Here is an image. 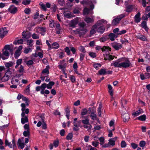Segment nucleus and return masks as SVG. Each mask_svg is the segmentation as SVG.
<instances>
[{"mask_svg": "<svg viewBox=\"0 0 150 150\" xmlns=\"http://www.w3.org/2000/svg\"><path fill=\"white\" fill-rule=\"evenodd\" d=\"M22 100L24 101L25 102V104H24L25 105V106L26 105H27V106H28L29 105L28 104V102L29 101H28V99L26 98L24 96H23L22 98Z\"/></svg>", "mask_w": 150, "mask_h": 150, "instance_id": "obj_50", "label": "nucleus"}, {"mask_svg": "<svg viewBox=\"0 0 150 150\" xmlns=\"http://www.w3.org/2000/svg\"><path fill=\"white\" fill-rule=\"evenodd\" d=\"M23 40L22 39H21L14 42V44L16 45H17L18 44H22L23 43Z\"/></svg>", "mask_w": 150, "mask_h": 150, "instance_id": "obj_45", "label": "nucleus"}, {"mask_svg": "<svg viewBox=\"0 0 150 150\" xmlns=\"http://www.w3.org/2000/svg\"><path fill=\"white\" fill-rule=\"evenodd\" d=\"M78 49L80 51L82 52L83 53L86 52L85 48L83 46H81L79 47L78 48Z\"/></svg>", "mask_w": 150, "mask_h": 150, "instance_id": "obj_52", "label": "nucleus"}, {"mask_svg": "<svg viewBox=\"0 0 150 150\" xmlns=\"http://www.w3.org/2000/svg\"><path fill=\"white\" fill-rule=\"evenodd\" d=\"M49 66H47L45 69H44L42 71V73L40 76V78L42 80H45V78L47 77L49 73Z\"/></svg>", "mask_w": 150, "mask_h": 150, "instance_id": "obj_4", "label": "nucleus"}, {"mask_svg": "<svg viewBox=\"0 0 150 150\" xmlns=\"http://www.w3.org/2000/svg\"><path fill=\"white\" fill-rule=\"evenodd\" d=\"M31 37V35L29 33L25 34L23 32L22 33V37L23 39H26L30 38Z\"/></svg>", "mask_w": 150, "mask_h": 150, "instance_id": "obj_26", "label": "nucleus"}, {"mask_svg": "<svg viewBox=\"0 0 150 150\" xmlns=\"http://www.w3.org/2000/svg\"><path fill=\"white\" fill-rule=\"evenodd\" d=\"M108 92L111 96H113V90L112 86L110 85H108Z\"/></svg>", "mask_w": 150, "mask_h": 150, "instance_id": "obj_31", "label": "nucleus"}, {"mask_svg": "<svg viewBox=\"0 0 150 150\" xmlns=\"http://www.w3.org/2000/svg\"><path fill=\"white\" fill-rule=\"evenodd\" d=\"M31 36L33 38L35 39H38L39 38V35L35 33L33 34Z\"/></svg>", "mask_w": 150, "mask_h": 150, "instance_id": "obj_62", "label": "nucleus"}, {"mask_svg": "<svg viewBox=\"0 0 150 150\" xmlns=\"http://www.w3.org/2000/svg\"><path fill=\"white\" fill-rule=\"evenodd\" d=\"M131 64L129 58L125 57L119 58L115 61L113 62L111 64L115 67L127 68L129 67Z\"/></svg>", "mask_w": 150, "mask_h": 150, "instance_id": "obj_1", "label": "nucleus"}, {"mask_svg": "<svg viewBox=\"0 0 150 150\" xmlns=\"http://www.w3.org/2000/svg\"><path fill=\"white\" fill-rule=\"evenodd\" d=\"M65 112L66 113V116L68 119H69V116L70 113V110L68 108H67L65 110Z\"/></svg>", "mask_w": 150, "mask_h": 150, "instance_id": "obj_58", "label": "nucleus"}, {"mask_svg": "<svg viewBox=\"0 0 150 150\" xmlns=\"http://www.w3.org/2000/svg\"><path fill=\"white\" fill-rule=\"evenodd\" d=\"M93 66L96 69H98L101 67V65L100 64L96 63L93 64Z\"/></svg>", "mask_w": 150, "mask_h": 150, "instance_id": "obj_53", "label": "nucleus"}, {"mask_svg": "<svg viewBox=\"0 0 150 150\" xmlns=\"http://www.w3.org/2000/svg\"><path fill=\"white\" fill-rule=\"evenodd\" d=\"M30 0H23L22 4L24 5H27L29 4L30 2Z\"/></svg>", "mask_w": 150, "mask_h": 150, "instance_id": "obj_56", "label": "nucleus"}, {"mask_svg": "<svg viewBox=\"0 0 150 150\" xmlns=\"http://www.w3.org/2000/svg\"><path fill=\"white\" fill-rule=\"evenodd\" d=\"M141 26L142 28L145 29V30L147 31L148 28H147L146 25V22L145 21H143L142 22L141 24Z\"/></svg>", "mask_w": 150, "mask_h": 150, "instance_id": "obj_41", "label": "nucleus"}, {"mask_svg": "<svg viewBox=\"0 0 150 150\" xmlns=\"http://www.w3.org/2000/svg\"><path fill=\"white\" fill-rule=\"evenodd\" d=\"M123 121L125 122L128 121L129 119V116L128 114L127 113L123 115Z\"/></svg>", "mask_w": 150, "mask_h": 150, "instance_id": "obj_22", "label": "nucleus"}, {"mask_svg": "<svg viewBox=\"0 0 150 150\" xmlns=\"http://www.w3.org/2000/svg\"><path fill=\"white\" fill-rule=\"evenodd\" d=\"M4 50L9 51L10 53H12L13 51L11 46L9 45H6L4 47Z\"/></svg>", "mask_w": 150, "mask_h": 150, "instance_id": "obj_24", "label": "nucleus"}, {"mask_svg": "<svg viewBox=\"0 0 150 150\" xmlns=\"http://www.w3.org/2000/svg\"><path fill=\"white\" fill-rule=\"evenodd\" d=\"M70 79L72 83L76 81L75 77L72 75H70L69 76Z\"/></svg>", "mask_w": 150, "mask_h": 150, "instance_id": "obj_51", "label": "nucleus"}, {"mask_svg": "<svg viewBox=\"0 0 150 150\" xmlns=\"http://www.w3.org/2000/svg\"><path fill=\"white\" fill-rule=\"evenodd\" d=\"M109 36L110 39L112 41H113L115 40V38L117 37L116 35L114 33H110L109 35Z\"/></svg>", "mask_w": 150, "mask_h": 150, "instance_id": "obj_33", "label": "nucleus"}, {"mask_svg": "<svg viewBox=\"0 0 150 150\" xmlns=\"http://www.w3.org/2000/svg\"><path fill=\"white\" fill-rule=\"evenodd\" d=\"M98 28L97 25H96V24L93 26L91 30L90 31V35L91 36L94 34L96 33V31H97V28Z\"/></svg>", "mask_w": 150, "mask_h": 150, "instance_id": "obj_14", "label": "nucleus"}, {"mask_svg": "<svg viewBox=\"0 0 150 150\" xmlns=\"http://www.w3.org/2000/svg\"><path fill=\"white\" fill-rule=\"evenodd\" d=\"M88 112V110L86 108H84L82 110L81 112V115H84L87 114Z\"/></svg>", "mask_w": 150, "mask_h": 150, "instance_id": "obj_49", "label": "nucleus"}, {"mask_svg": "<svg viewBox=\"0 0 150 150\" xmlns=\"http://www.w3.org/2000/svg\"><path fill=\"white\" fill-rule=\"evenodd\" d=\"M90 117L92 120H97L98 122L99 123V121L97 118V115L96 114V111L92 112L91 113Z\"/></svg>", "mask_w": 150, "mask_h": 150, "instance_id": "obj_16", "label": "nucleus"}, {"mask_svg": "<svg viewBox=\"0 0 150 150\" xmlns=\"http://www.w3.org/2000/svg\"><path fill=\"white\" fill-rule=\"evenodd\" d=\"M93 13V12L92 11H91L90 9L86 8H85L83 11V14L84 15H87L90 13L92 14Z\"/></svg>", "mask_w": 150, "mask_h": 150, "instance_id": "obj_23", "label": "nucleus"}, {"mask_svg": "<svg viewBox=\"0 0 150 150\" xmlns=\"http://www.w3.org/2000/svg\"><path fill=\"white\" fill-rule=\"evenodd\" d=\"M33 49V48H30V47H27L25 48L24 49V53L25 54H28L29 53L31 52Z\"/></svg>", "mask_w": 150, "mask_h": 150, "instance_id": "obj_34", "label": "nucleus"}, {"mask_svg": "<svg viewBox=\"0 0 150 150\" xmlns=\"http://www.w3.org/2000/svg\"><path fill=\"white\" fill-rule=\"evenodd\" d=\"M99 73L100 75L105 74L106 73V70L104 69H101L99 71Z\"/></svg>", "mask_w": 150, "mask_h": 150, "instance_id": "obj_59", "label": "nucleus"}, {"mask_svg": "<svg viewBox=\"0 0 150 150\" xmlns=\"http://www.w3.org/2000/svg\"><path fill=\"white\" fill-rule=\"evenodd\" d=\"M11 74V72L9 69H8L5 73L4 75L1 78L2 82H4L8 80Z\"/></svg>", "mask_w": 150, "mask_h": 150, "instance_id": "obj_5", "label": "nucleus"}, {"mask_svg": "<svg viewBox=\"0 0 150 150\" xmlns=\"http://www.w3.org/2000/svg\"><path fill=\"white\" fill-rule=\"evenodd\" d=\"M59 142L58 140L54 141L53 143V146L55 147H57L59 145Z\"/></svg>", "mask_w": 150, "mask_h": 150, "instance_id": "obj_54", "label": "nucleus"}, {"mask_svg": "<svg viewBox=\"0 0 150 150\" xmlns=\"http://www.w3.org/2000/svg\"><path fill=\"white\" fill-rule=\"evenodd\" d=\"M141 14L139 12L136 14L134 17L135 21L137 23L141 21L140 18Z\"/></svg>", "mask_w": 150, "mask_h": 150, "instance_id": "obj_21", "label": "nucleus"}, {"mask_svg": "<svg viewBox=\"0 0 150 150\" xmlns=\"http://www.w3.org/2000/svg\"><path fill=\"white\" fill-rule=\"evenodd\" d=\"M64 50L68 55L70 54V50L68 47H66L64 49Z\"/></svg>", "mask_w": 150, "mask_h": 150, "instance_id": "obj_63", "label": "nucleus"}, {"mask_svg": "<svg viewBox=\"0 0 150 150\" xmlns=\"http://www.w3.org/2000/svg\"><path fill=\"white\" fill-rule=\"evenodd\" d=\"M93 18V17L92 18L86 17L84 20L87 23H91L94 21Z\"/></svg>", "mask_w": 150, "mask_h": 150, "instance_id": "obj_30", "label": "nucleus"}, {"mask_svg": "<svg viewBox=\"0 0 150 150\" xmlns=\"http://www.w3.org/2000/svg\"><path fill=\"white\" fill-rule=\"evenodd\" d=\"M81 120L79 121L76 122L77 126H76L75 125H74V127L73 128V130L75 131H77L79 129V127H81L82 126L81 125Z\"/></svg>", "mask_w": 150, "mask_h": 150, "instance_id": "obj_19", "label": "nucleus"}, {"mask_svg": "<svg viewBox=\"0 0 150 150\" xmlns=\"http://www.w3.org/2000/svg\"><path fill=\"white\" fill-rule=\"evenodd\" d=\"M23 135L25 137H29L30 135L29 131H25L23 133Z\"/></svg>", "mask_w": 150, "mask_h": 150, "instance_id": "obj_47", "label": "nucleus"}, {"mask_svg": "<svg viewBox=\"0 0 150 150\" xmlns=\"http://www.w3.org/2000/svg\"><path fill=\"white\" fill-rule=\"evenodd\" d=\"M112 46L116 50H118L122 47L121 44L119 43H114L111 44Z\"/></svg>", "mask_w": 150, "mask_h": 150, "instance_id": "obj_12", "label": "nucleus"}, {"mask_svg": "<svg viewBox=\"0 0 150 150\" xmlns=\"http://www.w3.org/2000/svg\"><path fill=\"white\" fill-rule=\"evenodd\" d=\"M5 144L6 146H8L10 148H12V144L11 143V142H9L7 139L5 140Z\"/></svg>", "mask_w": 150, "mask_h": 150, "instance_id": "obj_55", "label": "nucleus"}, {"mask_svg": "<svg viewBox=\"0 0 150 150\" xmlns=\"http://www.w3.org/2000/svg\"><path fill=\"white\" fill-rule=\"evenodd\" d=\"M105 28L104 26H101L99 27L97 29L98 32L100 33H103L104 31Z\"/></svg>", "mask_w": 150, "mask_h": 150, "instance_id": "obj_35", "label": "nucleus"}, {"mask_svg": "<svg viewBox=\"0 0 150 150\" xmlns=\"http://www.w3.org/2000/svg\"><path fill=\"white\" fill-rule=\"evenodd\" d=\"M22 107L21 110L22 112L21 114L22 118L21 119V123L23 124L28 122V118L27 116L25 115V114H28L29 112L28 108H25V105L24 103H22L21 105Z\"/></svg>", "mask_w": 150, "mask_h": 150, "instance_id": "obj_2", "label": "nucleus"}, {"mask_svg": "<svg viewBox=\"0 0 150 150\" xmlns=\"http://www.w3.org/2000/svg\"><path fill=\"white\" fill-rule=\"evenodd\" d=\"M99 140L100 142V144L102 147H103V146H105V144H104L105 142V138L103 137H101L99 138Z\"/></svg>", "mask_w": 150, "mask_h": 150, "instance_id": "obj_29", "label": "nucleus"}, {"mask_svg": "<svg viewBox=\"0 0 150 150\" xmlns=\"http://www.w3.org/2000/svg\"><path fill=\"white\" fill-rule=\"evenodd\" d=\"M8 31L6 28H0V37L2 38L8 33Z\"/></svg>", "mask_w": 150, "mask_h": 150, "instance_id": "obj_10", "label": "nucleus"}, {"mask_svg": "<svg viewBox=\"0 0 150 150\" xmlns=\"http://www.w3.org/2000/svg\"><path fill=\"white\" fill-rule=\"evenodd\" d=\"M10 52L9 51L4 49L3 50V53L1 54H3V56L7 58V59H8L9 56Z\"/></svg>", "mask_w": 150, "mask_h": 150, "instance_id": "obj_25", "label": "nucleus"}, {"mask_svg": "<svg viewBox=\"0 0 150 150\" xmlns=\"http://www.w3.org/2000/svg\"><path fill=\"white\" fill-rule=\"evenodd\" d=\"M54 84V83L53 81L50 82L49 83L47 84V88L48 89H51Z\"/></svg>", "mask_w": 150, "mask_h": 150, "instance_id": "obj_42", "label": "nucleus"}, {"mask_svg": "<svg viewBox=\"0 0 150 150\" xmlns=\"http://www.w3.org/2000/svg\"><path fill=\"white\" fill-rule=\"evenodd\" d=\"M102 105L101 104L99 105V107L98 109V112L99 116L100 117L101 116V109L102 108Z\"/></svg>", "mask_w": 150, "mask_h": 150, "instance_id": "obj_46", "label": "nucleus"}, {"mask_svg": "<svg viewBox=\"0 0 150 150\" xmlns=\"http://www.w3.org/2000/svg\"><path fill=\"white\" fill-rule=\"evenodd\" d=\"M18 71L21 73V74H18L17 75V76L18 77H20L21 75H22L24 72V67L22 65L20 66L19 69L18 70Z\"/></svg>", "mask_w": 150, "mask_h": 150, "instance_id": "obj_20", "label": "nucleus"}, {"mask_svg": "<svg viewBox=\"0 0 150 150\" xmlns=\"http://www.w3.org/2000/svg\"><path fill=\"white\" fill-rule=\"evenodd\" d=\"M125 16V15L124 14H122L120 15L119 16H117V18L114 19L112 20V25H116L119 23L120 20Z\"/></svg>", "mask_w": 150, "mask_h": 150, "instance_id": "obj_8", "label": "nucleus"}, {"mask_svg": "<svg viewBox=\"0 0 150 150\" xmlns=\"http://www.w3.org/2000/svg\"><path fill=\"white\" fill-rule=\"evenodd\" d=\"M17 145L18 148H20L21 149H23L25 146L24 143L22 142L21 140L20 139H18L17 142Z\"/></svg>", "mask_w": 150, "mask_h": 150, "instance_id": "obj_18", "label": "nucleus"}, {"mask_svg": "<svg viewBox=\"0 0 150 150\" xmlns=\"http://www.w3.org/2000/svg\"><path fill=\"white\" fill-rule=\"evenodd\" d=\"M102 50L104 53L103 54H105V60H112L113 59L114 56L109 54V52L111 51V49L109 47L104 46L102 48Z\"/></svg>", "mask_w": 150, "mask_h": 150, "instance_id": "obj_3", "label": "nucleus"}, {"mask_svg": "<svg viewBox=\"0 0 150 150\" xmlns=\"http://www.w3.org/2000/svg\"><path fill=\"white\" fill-rule=\"evenodd\" d=\"M142 113L141 112V110H139L133 112L132 114V115L134 116H137Z\"/></svg>", "mask_w": 150, "mask_h": 150, "instance_id": "obj_44", "label": "nucleus"}, {"mask_svg": "<svg viewBox=\"0 0 150 150\" xmlns=\"http://www.w3.org/2000/svg\"><path fill=\"white\" fill-rule=\"evenodd\" d=\"M117 137H115L114 138L110 139L109 140V142L108 144H106L105 146H103L104 148L109 147L110 146H113L115 144V142L117 139Z\"/></svg>", "mask_w": 150, "mask_h": 150, "instance_id": "obj_7", "label": "nucleus"}, {"mask_svg": "<svg viewBox=\"0 0 150 150\" xmlns=\"http://www.w3.org/2000/svg\"><path fill=\"white\" fill-rule=\"evenodd\" d=\"M33 60H34V59H32L31 60L27 61L26 62V64L28 66L33 65L34 63Z\"/></svg>", "mask_w": 150, "mask_h": 150, "instance_id": "obj_48", "label": "nucleus"}, {"mask_svg": "<svg viewBox=\"0 0 150 150\" xmlns=\"http://www.w3.org/2000/svg\"><path fill=\"white\" fill-rule=\"evenodd\" d=\"M38 29L40 32V33L42 35H45L46 32V30L45 28L43 27H38Z\"/></svg>", "mask_w": 150, "mask_h": 150, "instance_id": "obj_27", "label": "nucleus"}, {"mask_svg": "<svg viewBox=\"0 0 150 150\" xmlns=\"http://www.w3.org/2000/svg\"><path fill=\"white\" fill-rule=\"evenodd\" d=\"M67 66V64L65 63L63 65L59 64L58 65L59 68L61 69L62 72L65 71L66 68Z\"/></svg>", "mask_w": 150, "mask_h": 150, "instance_id": "obj_28", "label": "nucleus"}, {"mask_svg": "<svg viewBox=\"0 0 150 150\" xmlns=\"http://www.w3.org/2000/svg\"><path fill=\"white\" fill-rule=\"evenodd\" d=\"M33 40L31 39L27 40V45L30 47H32L33 45Z\"/></svg>", "mask_w": 150, "mask_h": 150, "instance_id": "obj_38", "label": "nucleus"}, {"mask_svg": "<svg viewBox=\"0 0 150 150\" xmlns=\"http://www.w3.org/2000/svg\"><path fill=\"white\" fill-rule=\"evenodd\" d=\"M22 48L23 46L21 45L18 48L14 54V57L16 58H17L20 55Z\"/></svg>", "mask_w": 150, "mask_h": 150, "instance_id": "obj_11", "label": "nucleus"}, {"mask_svg": "<svg viewBox=\"0 0 150 150\" xmlns=\"http://www.w3.org/2000/svg\"><path fill=\"white\" fill-rule=\"evenodd\" d=\"M88 31V30L85 28H79L75 31L76 34H78L79 36L85 34Z\"/></svg>", "mask_w": 150, "mask_h": 150, "instance_id": "obj_6", "label": "nucleus"}, {"mask_svg": "<svg viewBox=\"0 0 150 150\" xmlns=\"http://www.w3.org/2000/svg\"><path fill=\"white\" fill-rule=\"evenodd\" d=\"M139 2H141L144 7H146V0H139Z\"/></svg>", "mask_w": 150, "mask_h": 150, "instance_id": "obj_57", "label": "nucleus"}, {"mask_svg": "<svg viewBox=\"0 0 150 150\" xmlns=\"http://www.w3.org/2000/svg\"><path fill=\"white\" fill-rule=\"evenodd\" d=\"M89 54L90 57L93 58L95 57L96 56V53L92 52H89Z\"/></svg>", "mask_w": 150, "mask_h": 150, "instance_id": "obj_64", "label": "nucleus"}, {"mask_svg": "<svg viewBox=\"0 0 150 150\" xmlns=\"http://www.w3.org/2000/svg\"><path fill=\"white\" fill-rule=\"evenodd\" d=\"M79 18H76L71 21L70 25L71 26L74 27L75 25L77 24L79 22Z\"/></svg>", "mask_w": 150, "mask_h": 150, "instance_id": "obj_13", "label": "nucleus"}, {"mask_svg": "<svg viewBox=\"0 0 150 150\" xmlns=\"http://www.w3.org/2000/svg\"><path fill=\"white\" fill-rule=\"evenodd\" d=\"M96 3V0H89L88 4L90 6V8L93 9L94 8V4Z\"/></svg>", "mask_w": 150, "mask_h": 150, "instance_id": "obj_15", "label": "nucleus"}, {"mask_svg": "<svg viewBox=\"0 0 150 150\" xmlns=\"http://www.w3.org/2000/svg\"><path fill=\"white\" fill-rule=\"evenodd\" d=\"M134 6L132 5H130L127 6L126 7V11L128 12H131Z\"/></svg>", "mask_w": 150, "mask_h": 150, "instance_id": "obj_36", "label": "nucleus"}, {"mask_svg": "<svg viewBox=\"0 0 150 150\" xmlns=\"http://www.w3.org/2000/svg\"><path fill=\"white\" fill-rule=\"evenodd\" d=\"M14 64V63L11 62H9L5 64V66L7 68L11 67Z\"/></svg>", "mask_w": 150, "mask_h": 150, "instance_id": "obj_40", "label": "nucleus"}, {"mask_svg": "<svg viewBox=\"0 0 150 150\" xmlns=\"http://www.w3.org/2000/svg\"><path fill=\"white\" fill-rule=\"evenodd\" d=\"M137 37L138 39L143 41H146L147 40V39L146 37L141 35H138Z\"/></svg>", "mask_w": 150, "mask_h": 150, "instance_id": "obj_32", "label": "nucleus"}, {"mask_svg": "<svg viewBox=\"0 0 150 150\" xmlns=\"http://www.w3.org/2000/svg\"><path fill=\"white\" fill-rule=\"evenodd\" d=\"M137 119L140 120L144 121L146 119V116L145 115H143L139 117Z\"/></svg>", "mask_w": 150, "mask_h": 150, "instance_id": "obj_43", "label": "nucleus"}, {"mask_svg": "<svg viewBox=\"0 0 150 150\" xmlns=\"http://www.w3.org/2000/svg\"><path fill=\"white\" fill-rule=\"evenodd\" d=\"M51 48L57 49L59 47V45L56 42L53 43L52 45Z\"/></svg>", "mask_w": 150, "mask_h": 150, "instance_id": "obj_37", "label": "nucleus"}, {"mask_svg": "<svg viewBox=\"0 0 150 150\" xmlns=\"http://www.w3.org/2000/svg\"><path fill=\"white\" fill-rule=\"evenodd\" d=\"M107 22L104 19H102L98 21L96 23V25H97L98 27H98L100 25L104 24H107Z\"/></svg>", "mask_w": 150, "mask_h": 150, "instance_id": "obj_17", "label": "nucleus"}, {"mask_svg": "<svg viewBox=\"0 0 150 150\" xmlns=\"http://www.w3.org/2000/svg\"><path fill=\"white\" fill-rule=\"evenodd\" d=\"M64 14L66 17L69 18L72 17V15L71 14L70 12L69 11H67L64 12Z\"/></svg>", "mask_w": 150, "mask_h": 150, "instance_id": "obj_39", "label": "nucleus"}, {"mask_svg": "<svg viewBox=\"0 0 150 150\" xmlns=\"http://www.w3.org/2000/svg\"><path fill=\"white\" fill-rule=\"evenodd\" d=\"M8 11L10 13L14 14L16 13L18 11V8L13 5H11L8 9Z\"/></svg>", "mask_w": 150, "mask_h": 150, "instance_id": "obj_9", "label": "nucleus"}, {"mask_svg": "<svg viewBox=\"0 0 150 150\" xmlns=\"http://www.w3.org/2000/svg\"><path fill=\"white\" fill-rule=\"evenodd\" d=\"M73 137L72 133H69L66 137V139L67 140H69L71 139Z\"/></svg>", "mask_w": 150, "mask_h": 150, "instance_id": "obj_60", "label": "nucleus"}, {"mask_svg": "<svg viewBox=\"0 0 150 150\" xmlns=\"http://www.w3.org/2000/svg\"><path fill=\"white\" fill-rule=\"evenodd\" d=\"M127 32L126 30H123L119 31L118 34H117V36L120 35L122 34L125 33Z\"/></svg>", "mask_w": 150, "mask_h": 150, "instance_id": "obj_61", "label": "nucleus"}]
</instances>
